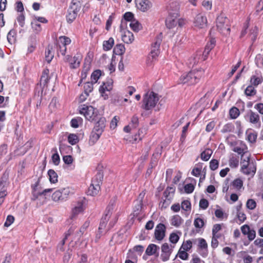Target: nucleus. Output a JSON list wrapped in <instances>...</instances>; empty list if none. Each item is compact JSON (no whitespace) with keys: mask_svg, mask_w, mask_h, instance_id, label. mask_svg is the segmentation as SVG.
Returning <instances> with one entry per match:
<instances>
[{"mask_svg":"<svg viewBox=\"0 0 263 263\" xmlns=\"http://www.w3.org/2000/svg\"><path fill=\"white\" fill-rule=\"evenodd\" d=\"M81 7L82 0H72L71 1L66 15V20L68 23H71L75 20Z\"/></svg>","mask_w":263,"mask_h":263,"instance_id":"nucleus-2","label":"nucleus"},{"mask_svg":"<svg viewBox=\"0 0 263 263\" xmlns=\"http://www.w3.org/2000/svg\"><path fill=\"white\" fill-rule=\"evenodd\" d=\"M100 189V185H95L93 183L91 182L88 190V194L91 196H95L98 194Z\"/></svg>","mask_w":263,"mask_h":263,"instance_id":"nucleus-23","label":"nucleus"},{"mask_svg":"<svg viewBox=\"0 0 263 263\" xmlns=\"http://www.w3.org/2000/svg\"><path fill=\"white\" fill-rule=\"evenodd\" d=\"M49 70L48 69H45L44 70L40 80V85H43V87L46 86L50 79V77L48 76Z\"/></svg>","mask_w":263,"mask_h":263,"instance_id":"nucleus-17","label":"nucleus"},{"mask_svg":"<svg viewBox=\"0 0 263 263\" xmlns=\"http://www.w3.org/2000/svg\"><path fill=\"white\" fill-rule=\"evenodd\" d=\"M219 166V162L216 159H212L210 162V168L212 171L217 170Z\"/></svg>","mask_w":263,"mask_h":263,"instance_id":"nucleus-52","label":"nucleus"},{"mask_svg":"<svg viewBox=\"0 0 263 263\" xmlns=\"http://www.w3.org/2000/svg\"><path fill=\"white\" fill-rule=\"evenodd\" d=\"M209 206V201L208 200L202 198L199 201V206L201 209H206Z\"/></svg>","mask_w":263,"mask_h":263,"instance_id":"nucleus-63","label":"nucleus"},{"mask_svg":"<svg viewBox=\"0 0 263 263\" xmlns=\"http://www.w3.org/2000/svg\"><path fill=\"white\" fill-rule=\"evenodd\" d=\"M181 208L185 211H189L191 210V204L189 200H184L181 203Z\"/></svg>","mask_w":263,"mask_h":263,"instance_id":"nucleus-48","label":"nucleus"},{"mask_svg":"<svg viewBox=\"0 0 263 263\" xmlns=\"http://www.w3.org/2000/svg\"><path fill=\"white\" fill-rule=\"evenodd\" d=\"M32 29L36 31V33H38L41 31V24H39L36 21H34V22H32L31 23Z\"/></svg>","mask_w":263,"mask_h":263,"instance_id":"nucleus-51","label":"nucleus"},{"mask_svg":"<svg viewBox=\"0 0 263 263\" xmlns=\"http://www.w3.org/2000/svg\"><path fill=\"white\" fill-rule=\"evenodd\" d=\"M178 12L176 11L174 12H169V15L165 20V25L169 29H173L177 25Z\"/></svg>","mask_w":263,"mask_h":263,"instance_id":"nucleus-8","label":"nucleus"},{"mask_svg":"<svg viewBox=\"0 0 263 263\" xmlns=\"http://www.w3.org/2000/svg\"><path fill=\"white\" fill-rule=\"evenodd\" d=\"M234 129V126L232 123H227L224 125L221 129V132L226 133L228 132H231Z\"/></svg>","mask_w":263,"mask_h":263,"instance_id":"nucleus-44","label":"nucleus"},{"mask_svg":"<svg viewBox=\"0 0 263 263\" xmlns=\"http://www.w3.org/2000/svg\"><path fill=\"white\" fill-rule=\"evenodd\" d=\"M178 255L180 258L182 260H187L189 258V254L185 250H181L180 248L178 252Z\"/></svg>","mask_w":263,"mask_h":263,"instance_id":"nucleus-55","label":"nucleus"},{"mask_svg":"<svg viewBox=\"0 0 263 263\" xmlns=\"http://www.w3.org/2000/svg\"><path fill=\"white\" fill-rule=\"evenodd\" d=\"M239 161L234 157L231 158L229 160V165L232 168L237 167L238 165Z\"/></svg>","mask_w":263,"mask_h":263,"instance_id":"nucleus-60","label":"nucleus"},{"mask_svg":"<svg viewBox=\"0 0 263 263\" xmlns=\"http://www.w3.org/2000/svg\"><path fill=\"white\" fill-rule=\"evenodd\" d=\"M83 205L82 201H79L77 205H76L72 211V217H74L77 216L78 214L83 211Z\"/></svg>","mask_w":263,"mask_h":263,"instance_id":"nucleus-29","label":"nucleus"},{"mask_svg":"<svg viewBox=\"0 0 263 263\" xmlns=\"http://www.w3.org/2000/svg\"><path fill=\"white\" fill-rule=\"evenodd\" d=\"M8 185L0 184V205L4 201V198L7 195V188Z\"/></svg>","mask_w":263,"mask_h":263,"instance_id":"nucleus-30","label":"nucleus"},{"mask_svg":"<svg viewBox=\"0 0 263 263\" xmlns=\"http://www.w3.org/2000/svg\"><path fill=\"white\" fill-rule=\"evenodd\" d=\"M192 247V242L191 240H189L186 241V243H183L181 247V249L183 248V249L186 251H189L191 248Z\"/></svg>","mask_w":263,"mask_h":263,"instance_id":"nucleus-61","label":"nucleus"},{"mask_svg":"<svg viewBox=\"0 0 263 263\" xmlns=\"http://www.w3.org/2000/svg\"><path fill=\"white\" fill-rule=\"evenodd\" d=\"M68 141L71 145H74L79 142V138L77 135L70 134L68 136Z\"/></svg>","mask_w":263,"mask_h":263,"instance_id":"nucleus-37","label":"nucleus"},{"mask_svg":"<svg viewBox=\"0 0 263 263\" xmlns=\"http://www.w3.org/2000/svg\"><path fill=\"white\" fill-rule=\"evenodd\" d=\"M48 175L50 182L51 183H55L58 182V175L57 173L53 170H49L48 171Z\"/></svg>","mask_w":263,"mask_h":263,"instance_id":"nucleus-33","label":"nucleus"},{"mask_svg":"<svg viewBox=\"0 0 263 263\" xmlns=\"http://www.w3.org/2000/svg\"><path fill=\"white\" fill-rule=\"evenodd\" d=\"M79 112L83 115L86 119L93 122L98 120L99 111L97 108H94L91 105L82 104L79 107Z\"/></svg>","mask_w":263,"mask_h":263,"instance_id":"nucleus-1","label":"nucleus"},{"mask_svg":"<svg viewBox=\"0 0 263 263\" xmlns=\"http://www.w3.org/2000/svg\"><path fill=\"white\" fill-rule=\"evenodd\" d=\"M216 41L214 38L211 39L210 42H208L205 48L211 51L215 46Z\"/></svg>","mask_w":263,"mask_h":263,"instance_id":"nucleus-53","label":"nucleus"},{"mask_svg":"<svg viewBox=\"0 0 263 263\" xmlns=\"http://www.w3.org/2000/svg\"><path fill=\"white\" fill-rule=\"evenodd\" d=\"M216 26L218 31L224 35L230 34V27L229 19L221 14L217 16L216 19Z\"/></svg>","mask_w":263,"mask_h":263,"instance_id":"nucleus-5","label":"nucleus"},{"mask_svg":"<svg viewBox=\"0 0 263 263\" xmlns=\"http://www.w3.org/2000/svg\"><path fill=\"white\" fill-rule=\"evenodd\" d=\"M81 56L80 54H77L76 55L72 58V61L70 62V67L71 69H76L79 67Z\"/></svg>","mask_w":263,"mask_h":263,"instance_id":"nucleus-20","label":"nucleus"},{"mask_svg":"<svg viewBox=\"0 0 263 263\" xmlns=\"http://www.w3.org/2000/svg\"><path fill=\"white\" fill-rule=\"evenodd\" d=\"M246 120L253 124L260 125V118L259 115L251 110H249L245 116Z\"/></svg>","mask_w":263,"mask_h":263,"instance_id":"nucleus-11","label":"nucleus"},{"mask_svg":"<svg viewBox=\"0 0 263 263\" xmlns=\"http://www.w3.org/2000/svg\"><path fill=\"white\" fill-rule=\"evenodd\" d=\"M246 206L250 210H254L256 206V203L253 199H248L247 201Z\"/></svg>","mask_w":263,"mask_h":263,"instance_id":"nucleus-50","label":"nucleus"},{"mask_svg":"<svg viewBox=\"0 0 263 263\" xmlns=\"http://www.w3.org/2000/svg\"><path fill=\"white\" fill-rule=\"evenodd\" d=\"M82 120V119L81 118L72 119L70 122L71 127L73 128H78L79 127V122Z\"/></svg>","mask_w":263,"mask_h":263,"instance_id":"nucleus-62","label":"nucleus"},{"mask_svg":"<svg viewBox=\"0 0 263 263\" xmlns=\"http://www.w3.org/2000/svg\"><path fill=\"white\" fill-rule=\"evenodd\" d=\"M229 114L231 119H235L239 116L240 111L237 107H233L230 109Z\"/></svg>","mask_w":263,"mask_h":263,"instance_id":"nucleus-36","label":"nucleus"},{"mask_svg":"<svg viewBox=\"0 0 263 263\" xmlns=\"http://www.w3.org/2000/svg\"><path fill=\"white\" fill-rule=\"evenodd\" d=\"M203 70H192L186 74H182L180 78V83L182 84L188 83L192 85L196 83L203 74Z\"/></svg>","mask_w":263,"mask_h":263,"instance_id":"nucleus-4","label":"nucleus"},{"mask_svg":"<svg viewBox=\"0 0 263 263\" xmlns=\"http://www.w3.org/2000/svg\"><path fill=\"white\" fill-rule=\"evenodd\" d=\"M139 118L136 115H134L132 117L131 119V121L130 123V125L133 128H137L139 125Z\"/></svg>","mask_w":263,"mask_h":263,"instance_id":"nucleus-47","label":"nucleus"},{"mask_svg":"<svg viewBox=\"0 0 263 263\" xmlns=\"http://www.w3.org/2000/svg\"><path fill=\"white\" fill-rule=\"evenodd\" d=\"M14 220V217L12 215H8L7 217L6 221L5 222L4 226L6 227L10 226Z\"/></svg>","mask_w":263,"mask_h":263,"instance_id":"nucleus-64","label":"nucleus"},{"mask_svg":"<svg viewBox=\"0 0 263 263\" xmlns=\"http://www.w3.org/2000/svg\"><path fill=\"white\" fill-rule=\"evenodd\" d=\"M122 41L126 44L131 43L134 40V35L129 30L124 32V34L122 35Z\"/></svg>","mask_w":263,"mask_h":263,"instance_id":"nucleus-21","label":"nucleus"},{"mask_svg":"<svg viewBox=\"0 0 263 263\" xmlns=\"http://www.w3.org/2000/svg\"><path fill=\"white\" fill-rule=\"evenodd\" d=\"M198 247L199 249L201 250H205L207 251L208 249V244L205 241V240L203 238H200L198 239Z\"/></svg>","mask_w":263,"mask_h":263,"instance_id":"nucleus-43","label":"nucleus"},{"mask_svg":"<svg viewBox=\"0 0 263 263\" xmlns=\"http://www.w3.org/2000/svg\"><path fill=\"white\" fill-rule=\"evenodd\" d=\"M72 256V250L68 249L63 257V261L66 263L68 262Z\"/></svg>","mask_w":263,"mask_h":263,"instance_id":"nucleus-54","label":"nucleus"},{"mask_svg":"<svg viewBox=\"0 0 263 263\" xmlns=\"http://www.w3.org/2000/svg\"><path fill=\"white\" fill-rule=\"evenodd\" d=\"M159 250V247L155 244H150L148 246L145 253L148 255L151 256L154 255L156 252Z\"/></svg>","mask_w":263,"mask_h":263,"instance_id":"nucleus-25","label":"nucleus"},{"mask_svg":"<svg viewBox=\"0 0 263 263\" xmlns=\"http://www.w3.org/2000/svg\"><path fill=\"white\" fill-rule=\"evenodd\" d=\"M101 75V71L99 69L95 70L91 75V79L96 83Z\"/></svg>","mask_w":263,"mask_h":263,"instance_id":"nucleus-45","label":"nucleus"},{"mask_svg":"<svg viewBox=\"0 0 263 263\" xmlns=\"http://www.w3.org/2000/svg\"><path fill=\"white\" fill-rule=\"evenodd\" d=\"M112 79H109L106 82H103V85L99 88V92L105 99L108 98V95L105 94V92L112 89Z\"/></svg>","mask_w":263,"mask_h":263,"instance_id":"nucleus-12","label":"nucleus"},{"mask_svg":"<svg viewBox=\"0 0 263 263\" xmlns=\"http://www.w3.org/2000/svg\"><path fill=\"white\" fill-rule=\"evenodd\" d=\"M135 3L137 8L143 12L152 7V3L149 0H135Z\"/></svg>","mask_w":263,"mask_h":263,"instance_id":"nucleus-14","label":"nucleus"},{"mask_svg":"<svg viewBox=\"0 0 263 263\" xmlns=\"http://www.w3.org/2000/svg\"><path fill=\"white\" fill-rule=\"evenodd\" d=\"M194 185L192 183L187 184L184 186V191L187 194L192 193L194 191Z\"/></svg>","mask_w":263,"mask_h":263,"instance_id":"nucleus-56","label":"nucleus"},{"mask_svg":"<svg viewBox=\"0 0 263 263\" xmlns=\"http://www.w3.org/2000/svg\"><path fill=\"white\" fill-rule=\"evenodd\" d=\"M179 239V236L176 233H172L170 234L169 240L172 243H176Z\"/></svg>","mask_w":263,"mask_h":263,"instance_id":"nucleus-57","label":"nucleus"},{"mask_svg":"<svg viewBox=\"0 0 263 263\" xmlns=\"http://www.w3.org/2000/svg\"><path fill=\"white\" fill-rule=\"evenodd\" d=\"M129 26L135 32H138L142 29L141 24L136 19L130 22Z\"/></svg>","mask_w":263,"mask_h":263,"instance_id":"nucleus-32","label":"nucleus"},{"mask_svg":"<svg viewBox=\"0 0 263 263\" xmlns=\"http://www.w3.org/2000/svg\"><path fill=\"white\" fill-rule=\"evenodd\" d=\"M39 183V179L38 181L32 186V197L31 198L32 200H35L39 197L41 198L42 196H46L48 193H51L52 191V189H45L43 191H38L37 186Z\"/></svg>","mask_w":263,"mask_h":263,"instance_id":"nucleus-7","label":"nucleus"},{"mask_svg":"<svg viewBox=\"0 0 263 263\" xmlns=\"http://www.w3.org/2000/svg\"><path fill=\"white\" fill-rule=\"evenodd\" d=\"M54 57L53 51V46L51 45H48L45 50V60L49 63Z\"/></svg>","mask_w":263,"mask_h":263,"instance_id":"nucleus-18","label":"nucleus"},{"mask_svg":"<svg viewBox=\"0 0 263 263\" xmlns=\"http://www.w3.org/2000/svg\"><path fill=\"white\" fill-rule=\"evenodd\" d=\"M98 121L95 123L92 130L99 133V134H102L106 126V120L105 118L103 117H98Z\"/></svg>","mask_w":263,"mask_h":263,"instance_id":"nucleus-13","label":"nucleus"},{"mask_svg":"<svg viewBox=\"0 0 263 263\" xmlns=\"http://www.w3.org/2000/svg\"><path fill=\"white\" fill-rule=\"evenodd\" d=\"M159 100L158 95L154 91L147 92L143 97L141 107L146 110L154 108Z\"/></svg>","mask_w":263,"mask_h":263,"instance_id":"nucleus-3","label":"nucleus"},{"mask_svg":"<svg viewBox=\"0 0 263 263\" xmlns=\"http://www.w3.org/2000/svg\"><path fill=\"white\" fill-rule=\"evenodd\" d=\"M212 153V151L211 149L207 148L201 153V158L203 160L206 161L209 160Z\"/></svg>","mask_w":263,"mask_h":263,"instance_id":"nucleus-35","label":"nucleus"},{"mask_svg":"<svg viewBox=\"0 0 263 263\" xmlns=\"http://www.w3.org/2000/svg\"><path fill=\"white\" fill-rule=\"evenodd\" d=\"M182 222L183 219L178 215L173 216L171 219L172 225L176 227H179L182 224Z\"/></svg>","mask_w":263,"mask_h":263,"instance_id":"nucleus-28","label":"nucleus"},{"mask_svg":"<svg viewBox=\"0 0 263 263\" xmlns=\"http://www.w3.org/2000/svg\"><path fill=\"white\" fill-rule=\"evenodd\" d=\"M73 230L71 228L68 230V231L65 233L64 238L61 240V241L59 243V244L57 246V251L63 252L64 249V246L66 240L68 238V237L70 236L72 233L73 232Z\"/></svg>","mask_w":263,"mask_h":263,"instance_id":"nucleus-19","label":"nucleus"},{"mask_svg":"<svg viewBox=\"0 0 263 263\" xmlns=\"http://www.w3.org/2000/svg\"><path fill=\"white\" fill-rule=\"evenodd\" d=\"M245 93L248 97L254 96L256 93V90L252 85H250L246 88Z\"/></svg>","mask_w":263,"mask_h":263,"instance_id":"nucleus-34","label":"nucleus"},{"mask_svg":"<svg viewBox=\"0 0 263 263\" xmlns=\"http://www.w3.org/2000/svg\"><path fill=\"white\" fill-rule=\"evenodd\" d=\"M232 185L235 187L239 189H240L242 187V186L243 185V182H242V181L240 179L237 178V179H235L232 182Z\"/></svg>","mask_w":263,"mask_h":263,"instance_id":"nucleus-59","label":"nucleus"},{"mask_svg":"<svg viewBox=\"0 0 263 263\" xmlns=\"http://www.w3.org/2000/svg\"><path fill=\"white\" fill-rule=\"evenodd\" d=\"M114 44V40L112 37H110L108 40L103 42V47L105 51L110 50Z\"/></svg>","mask_w":263,"mask_h":263,"instance_id":"nucleus-31","label":"nucleus"},{"mask_svg":"<svg viewBox=\"0 0 263 263\" xmlns=\"http://www.w3.org/2000/svg\"><path fill=\"white\" fill-rule=\"evenodd\" d=\"M29 46L28 47V51L29 53L32 52L35 49L37 41L35 35H31L29 37Z\"/></svg>","mask_w":263,"mask_h":263,"instance_id":"nucleus-16","label":"nucleus"},{"mask_svg":"<svg viewBox=\"0 0 263 263\" xmlns=\"http://www.w3.org/2000/svg\"><path fill=\"white\" fill-rule=\"evenodd\" d=\"M101 135L102 134H99V133L92 130L89 138V144L91 145H93L99 140Z\"/></svg>","mask_w":263,"mask_h":263,"instance_id":"nucleus-26","label":"nucleus"},{"mask_svg":"<svg viewBox=\"0 0 263 263\" xmlns=\"http://www.w3.org/2000/svg\"><path fill=\"white\" fill-rule=\"evenodd\" d=\"M125 48L123 44H117L114 48V54L122 55L125 52Z\"/></svg>","mask_w":263,"mask_h":263,"instance_id":"nucleus-27","label":"nucleus"},{"mask_svg":"<svg viewBox=\"0 0 263 263\" xmlns=\"http://www.w3.org/2000/svg\"><path fill=\"white\" fill-rule=\"evenodd\" d=\"M112 205L113 203L109 204L107 206L105 212L106 213L103 215V216L101 219V222H104V223L107 222L109 220V218L110 217V214L111 213V211L112 210Z\"/></svg>","mask_w":263,"mask_h":263,"instance_id":"nucleus-24","label":"nucleus"},{"mask_svg":"<svg viewBox=\"0 0 263 263\" xmlns=\"http://www.w3.org/2000/svg\"><path fill=\"white\" fill-rule=\"evenodd\" d=\"M70 193L69 187L58 190L54 192L52 195V198L54 201H65Z\"/></svg>","mask_w":263,"mask_h":263,"instance_id":"nucleus-6","label":"nucleus"},{"mask_svg":"<svg viewBox=\"0 0 263 263\" xmlns=\"http://www.w3.org/2000/svg\"><path fill=\"white\" fill-rule=\"evenodd\" d=\"M15 35V31L14 30H11L7 34V40L9 43L12 44L15 42V39L14 35Z\"/></svg>","mask_w":263,"mask_h":263,"instance_id":"nucleus-46","label":"nucleus"},{"mask_svg":"<svg viewBox=\"0 0 263 263\" xmlns=\"http://www.w3.org/2000/svg\"><path fill=\"white\" fill-rule=\"evenodd\" d=\"M194 224L196 228H201L204 225V221L202 219L200 218H197L195 219Z\"/></svg>","mask_w":263,"mask_h":263,"instance_id":"nucleus-58","label":"nucleus"},{"mask_svg":"<svg viewBox=\"0 0 263 263\" xmlns=\"http://www.w3.org/2000/svg\"><path fill=\"white\" fill-rule=\"evenodd\" d=\"M123 18L124 19L125 21H128L132 22L133 21H134L135 18L134 17V14L131 12H127L124 13L123 16ZM125 23L126 22H124L123 20L121 21V23L120 26V29L121 32H122V31L124 29V26L123 24Z\"/></svg>","mask_w":263,"mask_h":263,"instance_id":"nucleus-15","label":"nucleus"},{"mask_svg":"<svg viewBox=\"0 0 263 263\" xmlns=\"http://www.w3.org/2000/svg\"><path fill=\"white\" fill-rule=\"evenodd\" d=\"M233 151L237 153L238 154H241V160H242V158L246 156V158L249 159V155L247 152H244V149L240 147L236 146L233 149Z\"/></svg>","mask_w":263,"mask_h":263,"instance_id":"nucleus-39","label":"nucleus"},{"mask_svg":"<svg viewBox=\"0 0 263 263\" xmlns=\"http://www.w3.org/2000/svg\"><path fill=\"white\" fill-rule=\"evenodd\" d=\"M262 78L257 77L255 76H252L251 78L250 82L252 85L257 86L262 82Z\"/></svg>","mask_w":263,"mask_h":263,"instance_id":"nucleus-42","label":"nucleus"},{"mask_svg":"<svg viewBox=\"0 0 263 263\" xmlns=\"http://www.w3.org/2000/svg\"><path fill=\"white\" fill-rule=\"evenodd\" d=\"M162 42V33H161L156 39L155 42L152 44V48L158 50Z\"/></svg>","mask_w":263,"mask_h":263,"instance_id":"nucleus-41","label":"nucleus"},{"mask_svg":"<svg viewBox=\"0 0 263 263\" xmlns=\"http://www.w3.org/2000/svg\"><path fill=\"white\" fill-rule=\"evenodd\" d=\"M166 227L163 223H159L155 230V237L158 240H162L165 236Z\"/></svg>","mask_w":263,"mask_h":263,"instance_id":"nucleus-9","label":"nucleus"},{"mask_svg":"<svg viewBox=\"0 0 263 263\" xmlns=\"http://www.w3.org/2000/svg\"><path fill=\"white\" fill-rule=\"evenodd\" d=\"M9 173L5 171L0 178V184L9 185Z\"/></svg>","mask_w":263,"mask_h":263,"instance_id":"nucleus-38","label":"nucleus"},{"mask_svg":"<svg viewBox=\"0 0 263 263\" xmlns=\"http://www.w3.org/2000/svg\"><path fill=\"white\" fill-rule=\"evenodd\" d=\"M142 206L143 203L136 202L133 211V214L134 216H138L140 214Z\"/></svg>","mask_w":263,"mask_h":263,"instance_id":"nucleus-40","label":"nucleus"},{"mask_svg":"<svg viewBox=\"0 0 263 263\" xmlns=\"http://www.w3.org/2000/svg\"><path fill=\"white\" fill-rule=\"evenodd\" d=\"M84 92L89 94L93 90V83L92 82H86L85 83L84 86Z\"/></svg>","mask_w":263,"mask_h":263,"instance_id":"nucleus-49","label":"nucleus"},{"mask_svg":"<svg viewBox=\"0 0 263 263\" xmlns=\"http://www.w3.org/2000/svg\"><path fill=\"white\" fill-rule=\"evenodd\" d=\"M195 26L199 28H204L207 26V19L205 16L201 13L198 14L194 20Z\"/></svg>","mask_w":263,"mask_h":263,"instance_id":"nucleus-10","label":"nucleus"},{"mask_svg":"<svg viewBox=\"0 0 263 263\" xmlns=\"http://www.w3.org/2000/svg\"><path fill=\"white\" fill-rule=\"evenodd\" d=\"M103 178V173L101 171H99L97 172V174L92 178L91 182L93 183V184L100 185L102 183Z\"/></svg>","mask_w":263,"mask_h":263,"instance_id":"nucleus-22","label":"nucleus"}]
</instances>
